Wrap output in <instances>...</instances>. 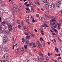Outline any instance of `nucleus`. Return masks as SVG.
I'll use <instances>...</instances> for the list:
<instances>
[{
	"label": "nucleus",
	"instance_id": "42",
	"mask_svg": "<svg viewBox=\"0 0 62 62\" xmlns=\"http://www.w3.org/2000/svg\"><path fill=\"white\" fill-rule=\"evenodd\" d=\"M41 59V57H39L38 58V60H39V61H40V60Z\"/></svg>",
	"mask_w": 62,
	"mask_h": 62
},
{
	"label": "nucleus",
	"instance_id": "61",
	"mask_svg": "<svg viewBox=\"0 0 62 62\" xmlns=\"http://www.w3.org/2000/svg\"><path fill=\"white\" fill-rule=\"evenodd\" d=\"M51 26H52V27H54V25H53V24H51V25H50Z\"/></svg>",
	"mask_w": 62,
	"mask_h": 62
},
{
	"label": "nucleus",
	"instance_id": "5",
	"mask_svg": "<svg viewBox=\"0 0 62 62\" xmlns=\"http://www.w3.org/2000/svg\"><path fill=\"white\" fill-rule=\"evenodd\" d=\"M26 11V13H30L31 11H30V10L29 9V8H25Z\"/></svg>",
	"mask_w": 62,
	"mask_h": 62
},
{
	"label": "nucleus",
	"instance_id": "55",
	"mask_svg": "<svg viewBox=\"0 0 62 62\" xmlns=\"http://www.w3.org/2000/svg\"><path fill=\"white\" fill-rule=\"evenodd\" d=\"M48 56H50V55H51V54H50V53H48Z\"/></svg>",
	"mask_w": 62,
	"mask_h": 62
},
{
	"label": "nucleus",
	"instance_id": "50",
	"mask_svg": "<svg viewBox=\"0 0 62 62\" xmlns=\"http://www.w3.org/2000/svg\"><path fill=\"white\" fill-rule=\"evenodd\" d=\"M37 2H38V1H35L34 2V3H35V5H37Z\"/></svg>",
	"mask_w": 62,
	"mask_h": 62
},
{
	"label": "nucleus",
	"instance_id": "30",
	"mask_svg": "<svg viewBox=\"0 0 62 62\" xmlns=\"http://www.w3.org/2000/svg\"><path fill=\"white\" fill-rule=\"evenodd\" d=\"M54 30L55 31V32H56V33H58V32L57 31V30H56V29H54Z\"/></svg>",
	"mask_w": 62,
	"mask_h": 62
},
{
	"label": "nucleus",
	"instance_id": "2",
	"mask_svg": "<svg viewBox=\"0 0 62 62\" xmlns=\"http://www.w3.org/2000/svg\"><path fill=\"white\" fill-rule=\"evenodd\" d=\"M61 4H62V3L61 2V0H58L56 4L57 5L56 7L57 8H60Z\"/></svg>",
	"mask_w": 62,
	"mask_h": 62
},
{
	"label": "nucleus",
	"instance_id": "63",
	"mask_svg": "<svg viewBox=\"0 0 62 62\" xmlns=\"http://www.w3.org/2000/svg\"><path fill=\"white\" fill-rule=\"evenodd\" d=\"M57 25H55L54 26V28H56V27H57Z\"/></svg>",
	"mask_w": 62,
	"mask_h": 62
},
{
	"label": "nucleus",
	"instance_id": "10",
	"mask_svg": "<svg viewBox=\"0 0 62 62\" xmlns=\"http://www.w3.org/2000/svg\"><path fill=\"white\" fill-rule=\"evenodd\" d=\"M22 42L23 43H24L25 42V39H24V38H22Z\"/></svg>",
	"mask_w": 62,
	"mask_h": 62
},
{
	"label": "nucleus",
	"instance_id": "44",
	"mask_svg": "<svg viewBox=\"0 0 62 62\" xmlns=\"http://www.w3.org/2000/svg\"><path fill=\"white\" fill-rule=\"evenodd\" d=\"M40 39L41 40H42V41H44V40H43V39H42V38H41V37L40 38Z\"/></svg>",
	"mask_w": 62,
	"mask_h": 62
},
{
	"label": "nucleus",
	"instance_id": "41",
	"mask_svg": "<svg viewBox=\"0 0 62 62\" xmlns=\"http://www.w3.org/2000/svg\"><path fill=\"white\" fill-rule=\"evenodd\" d=\"M53 61H54V62H58V61H56L55 60H53Z\"/></svg>",
	"mask_w": 62,
	"mask_h": 62
},
{
	"label": "nucleus",
	"instance_id": "45",
	"mask_svg": "<svg viewBox=\"0 0 62 62\" xmlns=\"http://www.w3.org/2000/svg\"><path fill=\"white\" fill-rule=\"evenodd\" d=\"M31 11L32 12H33L34 11V9H31Z\"/></svg>",
	"mask_w": 62,
	"mask_h": 62
},
{
	"label": "nucleus",
	"instance_id": "14",
	"mask_svg": "<svg viewBox=\"0 0 62 62\" xmlns=\"http://www.w3.org/2000/svg\"><path fill=\"white\" fill-rule=\"evenodd\" d=\"M24 29L26 31H27V30H28V28H27L26 27H25Z\"/></svg>",
	"mask_w": 62,
	"mask_h": 62
},
{
	"label": "nucleus",
	"instance_id": "58",
	"mask_svg": "<svg viewBox=\"0 0 62 62\" xmlns=\"http://www.w3.org/2000/svg\"><path fill=\"white\" fill-rule=\"evenodd\" d=\"M47 43L48 44V45H50V42H47Z\"/></svg>",
	"mask_w": 62,
	"mask_h": 62
},
{
	"label": "nucleus",
	"instance_id": "62",
	"mask_svg": "<svg viewBox=\"0 0 62 62\" xmlns=\"http://www.w3.org/2000/svg\"><path fill=\"white\" fill-rule=\"evenodd\" d=\"M3 39H4V40H6V37H4V38H3Z\"/></svg>",
	"mask_w": 62,
	"mask_h": 62
},
{
	"label": "nucleus",
	"instance_id": "29",
	"mask_svg": "<svg viewBox=\"0 0 62 62\" xmlns=\"http://www.w3.org/2000/svg\"><path fill=\"white\" fill-rule=\"evenodd\" d=\"M14 30L15 31H16L17 30V27H16L15 28Z\"/></svg>",
	"mask_w": 62,
	"mask_h": 62
},
{
	"label": "nucleus",
	"instance_id": "39",
	"mask_svg": "<svg viewBox=\"0 0 62 62\" xmlns=\"http://www.w3.org/2000/svg\"><path fill=\"white\" fill-rule=\"evenodd\" d=\"M18 27L20 29L21 28V25H19Z\"/></svg>",
	"mask_w": 62,
	"mask_h": 62
},
{
	"label": "nucleus",
	"instance_id": "48",
	"mask_svg": "<svg viewBox=\"0 0 62 62\" xmlns=\"http://www.w3.org/2000/svg\"><path fill=\"white\" fill-rule=\"evenodd\" d=\"M34 31H35V32H38V31L36 29H34Z\"/></svg>",
	"mask_w": 62,
	"mask_h": 62
},
{
	"label": "nucleus",
	"instance_id": "27",
	"mask_svg": "<svg viewBox=\"0 0 62 62\" xmlns=\"http://www.w3.org/2000/svg\"><path fill=\"white\" fill-rule=\"evenodd\" d=\"M42 60H44V59H45V58H44V56H42Z\"/></svg>",
	"mask_w": 62,
	"mask_h": 62
},
{
	"label": "nucleus",
	"instance_id": "35",
	"mask_svg": "<svg viewBox=\"0 0 62 62\" xmlns=\"http://www.w3.org/2000/svg\"><path fill=\"white\" fill-rule=\"evenodd\" d=\"M25 35H28V33L27 32H25Z\"/></svg>",
	"mask_w": 62,
	"mask_h": 62
},
{
	"label": "nucleus",
	"instance_id": "23",
	"mask_svg": "<svg viewBox=\"0 0 62 62\" xmlns=\"http://www.w3.org/2000/svg\"><path fill=\"white\" fill-rule=\"evenodd\" d=\"M26 38H28L29 39H30V36L27 35L26 36Z\"/></svg>",
	"mask_w": 62,
	"mask_h": 62
},
{
	"label": "nucleus",
	"instance_id": "1",
	"mask_svg": "<svg viewBox=\"0 0 62 62\" xmlns=\"http://www.w3.org/2000/svg\"><path fill=\"white\" fill-rule=\"evenodd\" d=\"M6 24L8 26V30L9 31H11L12 30V27L10 23H8L7 21H5L1 23V25L0 27V31L3 32L6 29V26L4 25V24Z\"/></svg>",
	"mask_w": 62,
	"mask_h": 62
},
{
	"label": "nucleus",
	"instance_id": "51",
	"mask_svg": "<svg viewBox=\"0 0 62 62\" xmlns=\"http://www.w3.org/2000/svg\"><path fill=\"white\" fill-rule=\"evenodd\" d=\"M52 21H56L54 19H52Z\"/></svg>",
	"mask_w": 62,
	"mask_h": 62
},
{
	"label": "nucleus",
	"instance_id": "3",
	"mask_svg": "<svg viewBox=\"0 0 62 62\" xmlns=\"http://www.w3.org/2000/svg\"><path fill=\"white\" fill-rule=\"evenodd\" d=\"M55 8V4L54 3H53L50 6L49 8H51L52 9H54Z\"/></svg>",
	"mask_w": 62,
	"mask_h": 62
},
{
	"label": "nucleus",
	"instance_id": "20",
	"mask_svg": "<svg viewBox=\"0 0 62 62\" xmlns=\"http://www.w3.org/2000/svg\"><path fill=\"white\" fill-rule=\"evenodd\" d=\"M20 21L19 20H18L17 21V24H20Z\"/></svg>",
	"mask_w": 62,
	"mask_h": 62
},
{
	"label": "nucleus",
	"instance_id": "59",
	"mask_svg": "<svg viewBox=\"0 0 62 62\" xmlns=\"http://www.w3.org/2000/svg\"><path fill=\"white\" fill-rule=\"evenodd\" d=\"M35 53H37L38 52V51L36 50H35L34 51Z\"/></svg>",
	"mask_w": 62,
	"mask_h": 62
},
{
	"label": "nucleus",
	"instance_id": "46",
	"mask_svg": "<svg viewBox=\"0 0 62 62\" xmlns=\"http://www.w3.org/2000/svg\"><path fill=\"white\" fill-rule=\"evenodd\" d=\"M31 9H34V7L33 6H32L31 7Z\"/></svg>",
	"mask_w": 62,
	"mask_h": 62
},
{
	"label": "nucleus",
	"instance_id": "32",
	"mask_svg": "<svg viewBox=\"0 0 62 62\" xmlns=\"http://www.w3.org/2000/svg\"><path fill=\"white\" fill-rule=\"evenodd\" d=\"M28 3V2H26L24 3V5H26Z\"/></svg>",
	"mask_w": 62,
	"mask_h": 62
},
{
	"label": "nucleus",
	"instance_id": "43",
	"mask_svg": "<svg viewBox=\"0 0 62 62\" xmlns=\"http://www.w3.org/2000/svg\"><path fill=\"white\" fill-rule=\"evenodd\" d=\"M53 25H55V22H53Z\"/></svg>",
	"mask_w": 62,
	"mask_h": 62
},
{
	"label": "nucleus",
	"instance_id": "64",
	"mask_svg": "<svg viewBox=\"0 0 62 62\" xmlns=\"http://www.w3.org/2000/svg\"><path fill=\"white\" fill-rule=\"evenodd\" d=\"M47 18H50V17L48 16H47Z\"/></svg>",
	"mask_w": 62,
	"mask_h": 62
},
{
	"label": "nucleus",
	"instance_id": "53",
	"mask_svg": "<svg viewBox=\"0 0 62 62\" xmlns=\"http://www.w3.org/2000/svg\"><path fill=\"white\" fill-rule=\"evenodd\" d=\"M15 46L14 45L13 46V50H14V47Z\"/></svg>",
	"mask_w": 62,
	"mask_h": 62
},
{
	"label": "nucleus",
	"instance_id": "18",
	"mask_svg": "<svg viewBox=\"0 0 62 62\" xmlns=\"http://www.w3.org/2000/svg\"><path fill=\"white\" fill-rule=\"evenodd\" d=\"M39 55H40V56H43V55L41 52H39Z\"/></svg>",
	"mask_w": 62,
	"mask_h": 62
},
{
	"label": "nucleus",
	"instance_id": "9",
	"mask_svg": "<svg viewBox=\"0 0 62 62\" xmlns=\"http://www.w3.org/2000/svg\"><path fill=\"white\" fill-rule=\"evenodd\" d=\"M45 6L46 8H48L49 6V3H47L45 5Z\"/></svg>",
	"mask_w": 62,
	"mask_h": 62
},
{
	"label": "nucleus",
	"instance_id": "6",
	"mask_svg": "<svg viewBox=\"0 0 62 62\" xmlns=\"http://www.w3.org/2000/svg\"><path fill=\"white\" fill-rule=\"evenodd\" d=\"M4 32L5 33H6V34L7 35H8V34H9V33H10L9 31L7 30H6Z\"/></svg>",
	"mask_w": 62,
	"mask_h": 62
},
{
	"label": "nucleus",
	"instance_id": "54",
	"mask_svg": "<svg viewBox=\"0 0 62 62\" xmlns=\"http://www.w3.org/2000/svg\"><path fill=\"white\" fill-rule=\"evenodd\" d=\"M27 6L28 7H30L31 6V5H30L29 4H28Z\"/></svg>",
	"mask_w": 62,
	"mask_h": 62
},
{
	"label": "nucleus",
	"instance_id": "47",
	"mask_svg": "<svg viewBox=\"0 0 62 62\" xmlns=\"http://www.w3.org/2000/svg\"><path fill=\"white\" fill-rule=\"evenodd\" d=\"M14 7L16 8H17V5H14Z\"/></svg>",
	"mask_w": 62,
	"mask_h": 62
},
{
	"label": "nucleus",
	"instance_id": "25",
	"mask_svg": "<svg viewBox=\"0 0 62 62\" xmlns=\"http://www.w3.org/2000/svg\"><path fill=\"white\" fill-rule=\"evenodd\" d=\"M24 62H29V61L28 60H26L24 61Z\"/></svg>",
	"mask_w": 62,
	"mask_h": 62
},
{
	"label": "nucleus",
	"instance_id": "40",
	"mask_svg": "<svg viewBox=\"0 0 62 62\" xmlns=\"http://www.w3.org/2000/svg\"><path fill=\"white\" fill-rule=\"evenodd\" d=\"M36 16L37 17H39V14H37L36 15Z\"/></svg>",
	"mask_w": 62,
	"mask_h": 62
},
{
	"label": "nucleus",
	"instance_id": "28",
	"mask_svg": "<svg viewBox=\"0 0 62 62\" xmlns=\"http://www.w3.org/2000/svg\"><path fill=\"white\" fill-rule=\"evenodd\" d=\"M46 14H49V12L48 11H46Z\"/></svg>",
	"mask_w": 62,
	"mask_h": 62
},
{
	"label": "nucleus",
	"instance_id": "38",
	"mask_svg": "<svg viewBox=\"0 0 62 62\" xmlns=\"http://www.w3.org/2000/svg\"><path fill=\"white\" fill-rule=\"evenodd\" d=\"M35 19L34 18H33V19H32V22L33 23H34V22H35V20L34 19Z\"/></svg>",
	"mask_w": 62,
	"mask_h": 62
},
{
	"label": "nucleus",
	"instance_id": "16",
	"mask_svg": "<svg viewBox=\"0 0 62 62\" xmlns=\"http://www.w3.org/2000/svg\"><path fill=\"white\" fill-rule=\"evenodd\" d=\"M49 0H43V1L44 3H46L47 2V1H49Z\"/></svg>",
	"mask_w": 62,
	"mask_h": 62
},
{
	"label": "nucleus",
	"instance_id": "13",
	"mask_svg": "<svg viewBox=\"0 0 62 62\" xmlns=\"http://www.w3.org/2000/svg\"><path fill=\"white\" fill-rule=\"evenodd\" d=\"M7 55V54H4V55L3 56V57H4V58H6V56L7 58H8V56Z\"/></svg>",
	"mask_w": 62,
	"mask_h": 62
},
{
	"label": "nucleus",
	"instance_id": "33",
	"mask_svg": "<svg viewBox=\"0 0 62 62\" xmlns=\"http://www.w3.org/2000/svg\"><path fill=\"white\" fill-rule=\"evenodd\" d=\"M40 28H42V29H41V28H40V32H41V31L42 30V27H41Z\"/></svg>",
	"mask_w": 62,
	"mask_h": 62
},
{
	"label": "nucleus",
	"instance_id": "7",
	"mask_svg": "<svg viewBox=\"0 0 62 62\" xmlns=\"http://www.w3.org/2000/svg\"><path fill=\"white\" fill-rule=\"evenodd\" d=\"M28 18H29V16L28 15H27L26 16V19L27 21H28Z\"/></svg>",
	"mask_w": 62,
	"mask_h": 62
},
{
	"label": "nucleus",
	"instance_id": "15",
	"mask_svg": "<svg viewBox=\"0 0 62 62\" xmlns=\"http://www.w3.org/2000/svg\"><path fill=\"white\" fill-rule=\"evenodd\" d=\"M7 62V61L5 60H0V62Z\"/></svg>",
	"mask_w": 62,
	"mask_h": 62
},
{
	"label": "nucleus",
	"instance_id": "22",
	"mask_svg": "<svg viewBox=\"0 0 62 62\" xmlns=\"http://www.w3.org/2000/svg\"><path fill=\"white\" fill-rule=\"evenodd\" d=\"M28 45L29 46H31V45H33V43H29L28 44Z\"/></svg>",
	"mask_w": 62,
	"mask_h": 62
},
{
	"label": "nucleus",
	"instance_id": "4",
	"mask_svg": "<svg viewBox=\"0 0 62 62\" xmlns=\"http://www.w3.org/2000/svg\"><path fill=\"white\" fill-rule=\"evenodd\" d=\"M37 45L38 46V47L39 48H41L42 47V45H41L39 43V41H37L36 42Z\"/></svg>",
	"mask_w": 62,
	"mask_h": 62
},
{
	"label": "nucleus",
	"instance_id": "17",
	"mask_svg": "<svg viewBox=\"0 0 62 62\" xmlns=\"http://www.w3.org/2000/svg\"><path fill=\"white\" fill-rule=\"evenodd\" d=\"M33 46L32 47L33 48H36V44L35 43H34L33 44Z\"/></svg>",
	"mask_w": 62,
	"mask_h": 62
},
{
	"label": "nucleus",
	"instance_id": "49",
	"mask_svg": "<svg viewBox=\"0 0 62 62\" xmlns=\"http://www.w3.org/2000/svg\"><path fill=\"white\" fill-rule=\"evenodd\" d=\"M37 3L38 5H40V4L39 3V2L38 1H37Z\"/></svg>",
	"mask_w": 62,
	"mask_h": 62
},
{
	"label": "nucleus",
	"instance_id": "34",
	"mask_svg": "<svg viewBox=\"0 0 62 62\" xmlns=\"http://www.w3.org/2000/svg\"><path fill=\"white\" fill-rule=\"evenodd\" d=\"M30 35L31 36H32V37H34V34H32L31 33H30Z\"/></svg>",
	"mask_w": 62,
	"mask_h": 62
},
{
	"label": "nucleus",
	"instance_id": "56",
	"mask_svg": "<svg viewBox=\"0 0 62 62\" xmlns=\"http://www.w3.org/2000/svg\"><path fill=\"white\" fill-rule=\"evenodd\" d=\"M27 23H28V24H29V25H30V24H31V23L29 22H28Z\"/></svg>",
	"mask_w": 62,
	"mask_h": 62
},
{
	"label": "nucleus",
	"instance_id": "26",
	"mask_svg": "<svg viewBox=\"0 0 62 62\" xmlns=\"http://www.w3.org/2000/svg\"><path fill=\"white\" fill-rule=\"evenodd\" d=\"M27 41H26V44H28L29 43V39H28Z\"/></svg>",
	"mask_w": 62,
	"mask_h": 62
},
{
	"label": "nucleus",
	"instance_id": "8",
	"mask_svg": "<svg viewBox=\"0 0 62 62\" xmlns=\"http://www.w3.org/2000/svg\"><path fill=\"white\" fill-rule=\"evenodd\" d=\"M45 57H46V59L47 61H48V62L49 61V59L48 58L47 56L46 55L45 56Z\"/></svg>",
	"mask_w": 62,
	"mask_h": 62
},
{
	"label": "nucleus",
	"instance_id": "60",
	"mask_svg": "<svg viewBox=\"0 0 62 62\" xmlns=\"http://www.w3.org/2000/svg\"><path fill=\"white\" fill-rule=\"evenodd\" d=\"M31 18L32 19H33V18H34V17H33V16H32L31 17Z\"/></svg>",
	"mask_w": 62,
	"mask_h": 62
},
{
	"label": "nucleus",
	"instance_id": "24",
	"mask_svg": "<svg viewBox=\"0 0 62 62\" xmlns=\"http://www.w3.org/2000/svg\"><path fill=\"white\" fill-rule=\"evenodd\" d=\"M13 10H15V11H16V10H17V9L16 8L13 7Z\"/></svg>",
	"mask_w": 62,
	"mask_h": 62
},
{
	"label": "nucleus",
	"instance_id": "21",
	"mask_svg": "<svg viewBox=\"0 0 62 62\" xmlns=\"http://www.w3.org/2000/svg\"><path fill=\"white\" fill-rule=\"evenodd\" d=\"M5 51L6 52H8V49L7 48H6L5 50Z\"/></svg>",
	"mask_w": 62,
	"mask_h": 62
},
{
	"label": "nucleus",
	"instance_id": "52",
	"mask_svg": "<svg viewBox=\"0 0 62 62\" xmlns=\"http://www.w3.org/2000/svg\"><path fill=\"white\" fill-rule=\"evenodd\" d=\"M53 40L54 41V42H55V43H56V41L55 40V39H53Z\"/></svg>",
	"mask_w": 62,
	"mask_h": 62
},
{
	"label": "nucleus",
	"instance_id": "11",
	"mask_svg": "<svg viewBox=\"0 0 62 62\" xmlns=\"http://www.w3.org/2000/svg\"><path fill=\"white\" fill-rule=\"evenodd\" d=\"M28 46V45H25L24 46V48L25 49H27V46Z\"/></svg>",
	"mask_w": 62,
	"mask_h": 62
},
{
	"label": "nucleus",
	"instance_id": "31",
	"mask_svg": "<svg viewBox=\"0 0 62 62\" xmlns=\"http://www.w3.org/2000/svg\"><path fill=\"white\" fill-rule=\"evenodd\" d=\"M57 24H58V26H61V24L60 23H57Z\"/></svg>",
	"mask_w": 62,
	"mask_h": 62
},
{
	"label": "nucleus",
	"instance_id": "37",
	"mask_svg": "<svg viewBox=\"0 0 62 62\" xmlns=\"http://www.w3.org/2000/svg\"><path fill=\"white\" fill-rule=\"evenodd\" d=\"M39 19L41 20V21H42V20L43 19V18H42V17H39Z\"/></svg>",
	"mask_w": 62,
	"mask_h": 62
},
{
	"label": "nucleus",
	"instance_id": "12",
	"mask_svg": "<svg viewBox=\"0 0 62 62\" xmlns=\"http://www.w3.org/2000/svg\"><path fill=\"white\" fill-rule=\"evenodd\" d=\"M29 2L30 3V6H31V5H32L33 6V3L31 1H29Z\"/></svg>",
	"mask_w": 62,
	"mask_h": 62
},
{
	"label": "nucleus",
	"instance_id": "57",
	"mask_svg": "<svg viewBox=\"0 0 62 62\" xmlns=\"http://www.w3.org/2000/svg\"><path fill=\"white\" fill-rule=\"evenodd\" d=\"M0 22H2V18L1 17H0Z\"/></svg>",
	"mask_w": 62,
	"mask_h": 62
},
{
	"label": "nucleus",
	"instance_id": "19",
	"mask_svg": "<svg viewBox=\"0 0 62 62\" xmlns=\"http://www.w3.org/2000/svg\"><path fill=\"white\" fill-rule=\"evenodd\" d=\"M55 50L56 51L57 53H58V48L56 47H55Z\"/></svg>",
	"mask_w": 62,
	"mask_h": 62
},
{
	"label": "nucleus",
	"instance_id": "36",
	"mask_svg": "<svg viewBox=\"0 0 62 62\" xmlns=\"http://www.w3.org/2000/svg\"><path fill=\"white\" fill-rule=\"evenodd\" d=\"M58 28L59 30H60V29L61 28H60V26H58Z\"/></svg>",
	"mask_w": 62,
	"mask_h": 62
}]
</instances>
